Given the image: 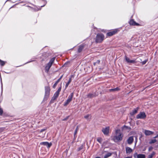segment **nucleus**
<instances>
[{
	"instance_id": "c9c22d12",
	"label": "nucleus",
	"mask_w": 158,
	"mask_h": 158,
	"mask_svg": "<svg viewBox=\"0 0 158 158\" xmlns=\"http://www.w3.org/2000/svg\"><path fill=\"white\" fill-rule=\"evenodd\" d=\"M3 131V129L2 128H0V133L2 132Z\"/></svg>"
},
{
	"instance_id": "9b49d317",
	"label": "nucleus",
	"mask_w": 158,
	"mask_h": 158,
	"mask_svg": "<svg viewBox=\"0 0 158 158\" xmlns=\"http://www.w3.org/2000/svg\"><path fill=\"white\" fill-rule=\"evenodd\" d=\"M144 132L145 134L147 136L151 135L153 134V132L150 131H149V130H144Z\"/></svg>"
},
{
	"instance_id": "423d86ee",
	"label": "nucleus",
	"mask_w": 158,
	"mask_h": 158,
	"mask_svg": "<svg viewBox=\"0 0 158 158\" xmlns=\"http://www.w3.org/2000/svg\"><path fill=\"white\" fill-rule=\"evenodd\" d=\"M146 115L143 112H140L136 116L137 119H144L146 117Z\"/></svg>"
},
{
	"instance_id": "473e14b6",
	"label": "nucleus",
	"mask_w": 158,
	"mask_h": 158,
	"mask_svg": "<svg viewBox=\"0 0 158 158\" xmlns=\"http://www.w3.org/2000/svg\"><path fill=\"white\" fill-rule=\"evenodd\" d=\"M152 147H150L149 148V151H150L151 150H152Z\"/></svg>"
},
{
	"instance_id": "cd10ccee",
	"label": "nucleus",
	"mask_w": 158,
	"mask_h": 158,
	"mask_svg": "<svg viewBox=\"0 0 158 158\" xmlns=\"http://www.w3.org/2000/svg\"><path fill=\"white\" fill-rule=\"evenodd\" d=\"M156 141V140L155 139H153L151 140L149 142V143L152 144L155 143Z\"/></svg>"
},
{
	"instance_id": "f257e3e1",
	"label": "nucleus",
	"mask_w": 158,
	"mask_h": 158,
	"mask_svg": "<svg viewBox=\"0 0 158 158\" xmlns=\"http://www.w3.org/2000/svg\"><path fill=\"white\" fill-rule=\"evenodd\" d=\"M123 137V134L120 129L115 131V133L112 137V140L115 142L121 141Z\"/></svg>"
},
{
	"instance_id": "2f4dec72",
	"label": "nucleus",
	"mask_w": 158,
	"mask_h": 158,
	"mask_svg": "<svg viewBox=\"0 0 158 158\" xmlns=\"http://www.w3.org/2000/svg\"><path fill=\"white\" fill-rule=\"evenodd\" d=\"M45 130H46V129H41V130H40V132H42L43 131H45Z\"/></svg>"
},
{
	"instance_id": "c85d7f7f",
	"label": "nucleus",
	"mask_w": 158,
	"mask_h": 158,
	"mask_svg": "<svg viewBox=\"0 0 158 158\" xmlns=\"http://www.w3.org/2000/svg\"><path fill=\"white\" fill-rule=\"evenodd\" d=\"M0 64L1 65L3 66L5 64V62L0 60Z\"/></svg>"
},
{
	"instance_id": "37998d69",
	"label": "nucleus",
	"mask_w": 158,
	"mask_h": 158,
	"mask_svg": "<svg viewBox=\"0 0 158 158\" xmlns=\"http://www.w3.org/2000/svg\"><path fill=\"white\" fill-rule=\"evenodd\" d=\"M97 62H98V63H99V60H98V61H97Z\"/></svg>"
},
{
	"instance_id": "20e7f679",
	"label": "nucleus",
	"mask_w": 158,
	"mask_h": 158,
	"mask_svg": "<svg viewBox=\"0 0 158 158\" xmlns=\"http://www.w3.org/2000/svg\"><path fill=\"white\" fill-rule=\"evenodd\" d=\"M104 36L102 34H98L97 35L96 42L97 43H100L104 39Z\"/></svg>"
},
{
	"instance_id": "e433bc0d",
	"label": "nucleus",
	"mask_w": 158,
	"mask_h": 158,
	"mask_svg": "<svg viewBox=\"0 0 158 158\" xmlns=\"http://www.w3.org/2000/svg\"><path fill=\"white\" fill-rule=\"evenodd\" d=\"M40 136L42 138H44V134L43 135H40Z\"/></svg>"
},
{
	"instance_id": "412c9836",
	"label": "nucleus",
	"mask_w": 158,
	"mask_h": 158,
	"mask_svg": "<svg viewBox=\"0 0 158 158\" xmlns=\"http://www.w3.org/2000/svg\"><path fill=\"white\" fill-rule=\"evenodd\" d=\"M84 118L87 120H89L91 119V116L90 115L88 114L84 116Z\"/></svg>"
},
{
	"instance_id": "ea45409f",
	"label": "nucleus",
	"mask_w": 158,
	"mask_h": 158,
	"mask_svg": "<svg viewBox=\"0 0 158 158\" xmlns=\"http://www.w3.org/2000/svg\"><path fill=\"white\" fill-rule=\"evenodd\" d=\"M125 158H132V157H125Z\"/></svg>"
},
{
	"instance_id": "7c9ffc66",
	"label": "nucleus",
	"mask_w": 158,
	"mask_h": 158,
	"mask_svg": "<svg viewBox=\"0 0 158 158\" xmlns=\"http://www.w3.org/2000/svg\"><path fill=\"white\" fill-rule=\"evenodd\" d=\"M83 145H81L80 147L78 149V151H80V150H81L83 148Z\"/></svg>"
},
{
	"instance_id": "f704fd0d",
	"label": "nucleus",
	"mask_w": 158,
	"mask_h": 158,
	"mask_svg": "<svg viewBox=\"0 0 158 158\" xmlns=\"http://www.w3.org/2000/svg\"><path fill=\"white\" fill-rule=\"evenodd\" d=\"M77 129H76L75 131V132H74V135H75L77 133Z\"/></svg>"
},
{
	"instance_id": "2eb2a0df",
	"label": "nucleus",
	"mask_w": 158,
	"mask_h": 158,
	"mask_svg": "<svg viewBox=\"0 0 158 158\" xmlns=\"http://www.w3.org/2000/svg\"><path fill=\"white\" fill-rule=\"evenodd\" d=\"M130 25H138L139 24L136 23L133 20H131L129 22Z\"/></svg>"
},
{
	"instance_id": "a211bd4d",
	"label": "nucleus",
	"mask_w": 158,
	"mask_h": 158,
	"mask_svg": "<svg viewBox=\"0 0 158 158\" xmlns=\"http://www.w3.org/2000/svg\"><path fill=\"white\" fill-rule=\"evenodd\" d=\"M62 76H63V75L60 78H59L57 80V81L55 82V83L53 85V88H55V87H56L57 85V84L59 83V82L60 81V79H61V78H62Z\"/></svg>"
},
{
	"instance_id": "72a5a7b5",
	"label": "nucleus",
	"mask_w": 158,
	"mask_h": 158,
	"mask_svg": "<svg viewBox=\"0 0 158 158\" xmlns=\"http://www.w3.org/2000/svg\"><path fill=\"white\" fill-rule=\"evenodd\" d=\"M147 62V60H144L142 62V64H146Z\"/></svg>"
},
{
	"instance_id": "5701e85b",
	"label": "nucleus",
	"mask_w": 158,
	"mask_h": 158,
	"mask_svg": "<svg viewBox=\"0 0 158 158\" xmlns=\"http://www.w3.org/2000/svg\"><path fill=\"white\" fill-rule=\"evenodd\" d=\"M119 90V89L118 88H116L114 89H110L109 90L110 92H115L118 91Z\"/></svg>"
},
{
	"instance_id": "1a4fd4ad",
	"label": "nucleus",
	"mask_w": 158,
	"mask_h": 158,
	"mask_svg": "<svg viewBox=\"0 0 158 158\" xmlns=\"http://www.w3.org/2000/svg\"><path fill=\"white\" fill-rule=\"evenodd\" d=\"M117 29H114L111 31L107 33L106 35L108 36H111L116 34L118 31Z\"/></svg>"
},
{
	"instance_id": "6e6552de",
	"label": "nucleus",
	"mask_w": 158,
	"mask_h": 158,
	"mask_svg": "<svg viewBox=\"0 0 158 158\" xmlns=\"http://www.w3.org/2000/svg\"><path fill=\"white\" fill-rule=\"evenodd\" d=\"M109 130L110 127H107L102 128V131L104 135H107L109 133Z\"/></svg>"
},
{
	"instance_id": "9d476101",
	"label": "nucleus",
	"mask_w": 158,
	"mask_h": 158,
	"mask_svg": "<svg viewBox=\"0 0 158 158\" xmlns=\"http://www.w3.org/2000/svg\"><path fill=\"white\" fill-rule=\"evenodd\" d=\"M125 60L128 63L134 64L135 63V61L134 60H131L128 57L125 56Z\"/></svg>"
},
{
	"instance_id": "393cba45",
	"label": "nucleus",
	"mask_w": 158,
	"mask_h": 158,
	"mask_svg": "<svg viewBox=\"0 0 158 158\" xmlns=\"http://www.w3.org/2000/svg\"><path fill=\"white\" fill-rule=\"evenodd\" d=\"M83 48H84V47H83V46H80L79 48H78V51L79 52H81V51L83 49Z\"/></svg>"
},
{
	"instance_id": "f3484780",
	"label": "nucleus",
	"mask_w": 158,
	"mask_h": 158,
	"mask_svg": "<svg viewBox=\"0 0 158 158\" xmlns=\"http://www.w3.org/2000/svg\"><path fill=\"white\" fill-rule=\"evenodd\" d=\"M126 151L127 153L129 154L132 152V150L131 148L127 147L126 148Z\"/></svg>"
},
{
	"instance_id": "0eeeda50",
	"label": "nucleus",
	"mask_w": 158,
	"mask_h": 158,
	"mask_svg": "<svg viewBox=\"0 0 158 158\" xmlns=\"http://www.w3.org/2000/svg\"><path fill=\"white\" fill-rule=\"evenodd\" d=\"M73 93L71 94L68 97V99L64 103V106H67L72 101L73 96Z\"/></svg>"
},
{
	"instance_id": "7ed1b4c3",
	"label": "nucleus",
	"mask_w": 158,
	"mask_h": 158,
	"mask_svg": "<svg viewBox=\"0 0 158 158\" xmlns=\"http://www.w3.org/2000/svg\"><path fill=\"white\" fill-rule=\"evenodd\" d=\"M50 89V87L48 86L45 87V94L44 100H46L49 97Z\"/></svg>"
},
{
	"instance_id": "ddd939ff",
	"label": "nucleus",
	"mask_w": 158,
	"mask_h": 158,
	"mask_svg": "<svg viewBox=\"0 0 158 158\" xmlns=\"http://www.w3.org/2000/svg\"><path fill=\"white\" fill-rule=\"evenodd\" d=\"M134 140L133 136H131L129 137L127 140L128 143L129 144H131L133 142Z\"/></svg>"
},
{
	"instance_id": "58836bf2",
	"label": "nucleus",
	"mask_w": 158,
	"mask_h": 158,
	"mask_svg": "<svg viewBox=\"0 0 158 158\" xmlns=\"http://www.w3.org/2000/svg\"><path fill=\"white\" fill-rule=\"evenodd\" d=\"M158 137V135H157L156 136L154 137V138H156Z\"/></svg>"
},
{
	"instance_id": "a19ab883",
	"label": "nucleus",
	"mask_w": 158,
	"mask_h": 158,
	"mask_svg": "<svg viewBox=\"0 0 158 158\" xmlns=\"http://www.w3.org/2000/svg\"><path fill=\"white\" fill-rule=\"evenodd\" d=\"M95 158H101L100 157L98 156V157H96Z\"/></svg>"
},
{
	"instance_id": "a878e982",
	"label": "nucleus",
	"mask_w": 158,
	"mask_h": 158,
	"mask_svg": "<svg viewBox=\"0 0 158 158\" xmlns=\"http://www.w3.org/2000/svg\"><path fill=\"white\" fill-rule=\"evenodd\" d=\"M71 81V78H70L69 79V81L68 82V83H67L66 84V85H65L66 88H67L69 84L70 83Z\"/></svg>"
},
{
	"instance_id": "6ab92c4d",
	"label": "nucleus",
	"mask_w": 158,
	"mask_h": 158,
	"mask_svg": "<svg viewBox=\"0 0 158 158\" xmlns=\"http://www.w3.org/2000/svg\"><path fill=\"white\" fill-rule=\"evenodd\" d=\"M136 154L137 155V158H145V156L144 154H137V153H136Z\"/></svg>"
},
{
	"instance_id": "79ce46f5",
	"label": "nucleus",
	"mask_w": 158,
	"mask_h": 158,
	"mask_svg": "<svg viewBox=\"0 0 158 158\" xmlns=\"http://www.w3.org/2000/svg\"><path fill=\"white\" fill-rule=\"evenodd\" d=\"M105 152H106L105 151H104L102 153L104 154L105 153Z\"/></svg>"
},
{
	"instance_id": "f8f14e48",
	"label": "nucleus",
	"mask_w": 158,
	"mask_h": 158,
	"mask_svg": "<svg viewBox=\"0 0 158 158\" xmlns=\"http://www.w3.org/2000/svg\"><path fill=\"white\" fill-rule=\"evenodd\" d=\"M40 144L46 146L48 148L50 147L52 144L51 143H49L47 142H41Z\"/></svg>"
},
{
	"instance_id": "aec40b11",
	"label": "nucleus",
	"mask_w": 158,
	"mask_h": 158,
	"mask_svg": "<svg viewBox=\"0 0 158 158\" xmlns=\"http://www.w3.org/2000/svg\"><path fill=\"white\" fill-rule=\"evenodd\" d=\"M112 153L110 152H106V154L105 155L104 157V158H107L108 157L112 155Z\"/></svg>"
},
{
	"instance_id": "39448f33",
	"label": "nucleus",
	"mask_w": 158,
	"mask_h": 158,
	"mask_svg": "<svg viewBox=\"0 0 158 158\" xmlns=\"http://www.w3.org/2000/svg\"><path fill=\"white\" fill-rule=\"evenodd\" d=\"M61 87H60L58 89L57 91L54 94L53 97L51 99V102H52V101L55 100L57 98L59 95V93L61 91Z\"/></svg>"
},
{
	"instance_id": "bb28decb",
	"label": "nucleus",
	"mask_w": 158,
	"mask_h": 158,
	"mask_svg": "<svg viewBox=\"0 0 158 158\" xmlns=\"http://www.w3.org/2000/svg\"><path fill=\"white\" fill-rule=\"evenodd\" d=\"M94 95L92 94H88L87 96L89 98H92L94 97Z\"/></svg>"
},
{
	"instance_id": "f03ea898",
	"label": "nucleus",
	"mask_w": 158,
	"mask_h": 158,
	"mask_svg": "<svg viewBox=\"0 0 158 158\" xmlns=\"http://www.w3.org/2000/svg\"><path fill=\"white\" fill-rule=\"evenodd\" d=\"M55 60V58H52L49 61V62L47 64L45 67V72L48 73L50 68L52 66V64Z\"/></svg>"
},
{
	"instance_id": "c756f323",
	"label": "nucleus",
	"mask_w": 158,
	"mask_h": 158,
	"mask_svg": "<svg viewBox=\"0 0 158 158\" xmlns=\"http://www.w3.org/2000/svg\"><path fill=\"white\" fill-rule=\"evenodd\" d=\"M3 113V110L0 107V115H1Z\"/></svg>"
},
{
	"instance_id": "dca6fc26",
	"label": "nucleus",
	"mask_w": 158,
	"mask_h": 158,
	"mask_svg": "<svg viewBox=\"0 0 158 158\" xmlns=\"http://www.w3.org/2000/svg\"><path fill=\"white\" fill-rule=\"evenodd\" d=\"M139 108L138 107L134 109L132 111L131 113L130 114L131 115H134V114H136L138 111Z\"/></svg>"
},
{
	"instance_id": "4c0bfd02",
	"label": "nucleus",
	"mask_w": 158,
	"mask_h": 158,
	"mask_svg": "<svg viewBox=\"0 0 158 158\" xmlns=\"http://www.w3.org/2000/svg\"><path fill=\"white\" fill-rule=\"evenodd\" d=\"M68 117H67L66 118H64V119H63V121H65V120H66L68 119Z\"/></svg>"
},
{
	"instance_id": "4468645a",
	"label": "nucleus",
	"mask_w": 158,
	"mask_h": 158,
	"mask_svg": "<svg viewBox=\"0 0 158 158\" xmlns=\"http://www.w3.org/2000/svg\"><path fill=\"white\" fill-rule=\"evenodd\" d=\"M122 130L124 131L126 130L127 132L131 130V128L130 127L126 126H124L122 127Z\"/></svg>"
},
{
	"instance_id": "b1692460",
	"label": "nucleus",
	"mask_w": 158,
	"mask_h": 158,
	"mask_svg": "<svg viewBox=\"0 0 158 158\" xmlns=\"http://www.w3.org/2000/svg\"><path fill=\"white\" fill-rule=\"evenodd\" d=\"M102 139L101 138H98L97 139V141L100 143H102Z\"/></svg>"
},
{
	"instance_id": "4be33fe9",
	"label": "nucleus",
	"mask_w": 158,
	"mask_h": 158,
	"mask_svg": "<svg viewBox=\"0 0 158 158\" xmlns=\"http://www.w3.org/2000/svg\"><path fill=\"white\" fill-rule=\"evenodd\" d=\"M155 153L154 152H152V153L149 155L148 157L147 158H152L153 156L155 155Z\"/></svg>"
}]
</instances>
